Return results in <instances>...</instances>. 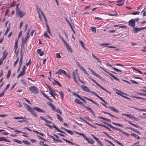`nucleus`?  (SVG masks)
Segmentation results:
<instances>
[{"instance_id":"obj_4","label":"nucleus","mask_w":146,"mask_h":146,"mask_svg":"<svg viewBox=\"0 0 146 146\" xmlns=\"http://www.w3.org/2000/svg\"><path fill=\"white\" fill-rule=\"evenodd\" d=\"M30 91L32 93H34L36 94H38L39 92L37 88L35 86H32L29 88Z\"/></svg>"},{"instance_id":"obj_38","label":"nucleus","mask_w":146,"mask_h":146,"mask_svg":"<svg viewBox=\"0 0 146 146\" xmlns=\"http://www.w3.org/2000/svg\"><path fill=\"white\" fill-rule=\"evenodd\" d=\"M127 121L131 124L132 125H133L134 127H138V126L136 125H135L133 123H131L130 121Z\"/></svg>"},{"instance_id":"obj_36","label":"nucleus","mask_w":146,"mask_h":146,"mask_svg":"<svg viewBox=\"0 0 146 146\" xmlns=\"http://www.w3.org/2000/svg\"><path fill=\"white\" fill-rule=\"evenodd\" d=\"M26 109L28 111H31V110H32L33 109L32 108H31V107L29 106V105L28 106L26 107Z\"/></svg>"},{"instance_id":"obj_2","label":"nucleus","mask_w":146,"mask_h":146,"mask_svg":"<svg viewBox=\"0 0 146 146\" xmlns=\"http://www.w3.org/2000/svg\"><path fill=\"white\" fill-rule=\"evenodd\" d=\"M74 133H76L80 135H82L83 136V137L87 141L88 143H90L91 144H93L94 143V141L92 139H90L89 140L88 138H87L86 136L83 133H80L79 132H76V131H74Z\"/></svg>"},{"instance_id":"obj_26","label":"nucleus","mask_w":146,"mask_h":146,"mask_svg":"<svg viewBox=\"0 0 146 146\" xmlns=\"http://www.w3.org/2000/svg\"><path fill=\"white\" fill-rule=\"evenodd\" d=\"M33 109L32 110H31L30 112L31 114L34 116L36 117L37 116L36 113L35 111H34Z\"/></svg>"},{"instance_id":"obj_17","label":"nucleus","mask_w":146,"mask_h":146,"mask_svg":"<svg viewBox=\"0 0 146 146\" xmlns=\"http://www.w3.org/2000/svg\"><path fill=\"white\" fill-rule=\"evenodd\" d=\"M108 108L110 109V110H112L113 111H114L115 112L118 113L119 112V111L118 110H117V109H116L115 108L111 106H109L108 107Z\"/></svg>"},{"instance_id":"obj_3","label":"nucleus","mask_w":146,"mask_h":146,"mask_svg":"<svg viewBox=\"0 0 146 146\" xmlns=\"http://www.w3.org/2000/svg\"><path fill=\"white\" fill-rule=\"evenodd\" d=\"M19 5H17L16 7V13L17 15L20 18H22L25 15V12L21 11V10L18 8Z\"/></svg>"},{"instance_id":"obj_57","label":"nucleus","mask_w":146,"mask_h":146,"mask_svg":"<svg viewBox=\"0 0 146 146\" xmlns=\"http://www.w3.org/2000/svg\"><path fill=\"white\" fill-rule=\"evenodd\" d=\"M139 11H136L134 12H133L131 13L132 15H135L137 14H139Z\"/></svg>"},{"instance_id":"obj_16","label":"nucleus","mask_w":146,"mask_h":146,"mask_svg":"<svg viewBox=\"0 0 146 146\" xmlns=\"http://www.w3.org/2000/svg\"><path fill=\"white\" fill-rule=\"evenodd\" d=\"M65 71L62 69H60L58 70L56 74H61L62 73H63L64 74L65 73Z\"/></svg>"},{"instance_id":"obj_40","label":"nucleus","mask_w":146,"mask_h":146,"mask_svg":"<svg viewBox=\"0 0 146 146\" xmlns=\"http://www.w3.org/2000/svg\"><path fill=\"white\" fill-rule=\"evenodd\" d=\"M49 105L52 108L53 110H55V108L52 103H50L49 104Z\"/></svg>"},{"instance_id":"obj_48","label":"nucleus","mask_w":146,"mask_h":146,"mask_svg":"<svg viewBox=\"0 0 146 146\" xmlns=\"http://www.w3.org/2000/svg\"><path fill=\"white\" fill-rule=\"evenodd\" d=\"M79 42L81 45L82 47L85 49H86V48L84 47V44L83 42L81 40H80Z\"/></svg>"},{"instance_id":"obj_46","label":"nucleus","mask_w":146,"mask_h":146,"mask_svg":"<svg viewBox=\"0 0 146 146\" xmlns=\"http://www.w3.org/2000/svg\"><path fill=\"white\" fill-rule=\"evenodd\" d=\"M83 72L84 74H86L87 76H89V74L87 72L86 70L85 69L84 70H83Z\"/></svg>"},{"instance_id":"obj_54","label":"nucleus","mask_w":146,"mask_h":146,"mask_svg":"<svg viewBox=\"0 0 146 146\" xmlns=\"http://www.w3.org/2000/svg\"><path fill=\"white\" fill-rule=\"evenodd\" d=\"M18 41V39H17L15 44V47L16 48V49L17 47Z\"/></svg>"},{"instance_id":"obj_5","label":"nucleus","mask_w":146,"mask_h":146,"mask_svg":"<svg viewBox=\"0 0 146 146\" xmlns=\"http://www.w3.org/2000/svg\"><path fill=\"white\" fill-rule=\"evenodd\" d=\"M30 36L29 34H27L24 38L22 37V45L24 46L25 44L27 39L29 38Z\"/></svg>"},{"instance_id":"obj_18","label":"nucleus","mask_w":146,"mask_h":146,"mask_svg":"<svg viewBox=\"0 0 146 146\" xmlns=\"http://www.w3.org/2000/svg\"><path fill=\"white\" fill-rule=\"evenodd\" d=\"M122 115L126 116L127 117L129 118H134V117L132 115L129 114H122Z\"/></svg>"},{"instance_id":"obj_19","label":"nucleus","mask_w":146,"mask_h":146,"mask_svg":"<svg viewBox=\"0 0 146 146\" xmlns=\"http://www.w3.org/2000/svg\"><path fill=\"white\" fill-rule=\"evenodd\" d=\"M66 48L68 50V51L69 52H72V50L71 49V48H70V46L68 44H67L66 45H65Z\"/></svg>"},{"instance_id":"obj_12","label":"nucleus","mask_w":146,"mask_h":146,"mask_svg":"<svg viewBox=\"0 0 146 146\" xmlns=\"http://www.w3.org/2000/svg\"><path fill=\"white\" fill-rule=\"evenodd\" d=\"M33 109L35 110L36 111L38 112L41 113L44 112V111L43 110H42V109H40V108L37 107H33Z\"/></svg>"},{"instance_id":"obj_7","label":"nucleus","mask_w":146,"mask_h":146,"mask_svg":"<svg viewBox=\"0 0 146 146\" xmlns=\"http://www.w3.org/2000/svg\"><path fill=\"white\" fill-rule=\"evenodd\" d=\"M48 87L50 91L49 93L52 96H53V95L56 94V90L54 89H52V88L49 86H48Z\"/></svg>"},{"instance_id":"obj_31","label":"nucleus","mask_w":146,"mask_h":146,"mask_svg":"<svg viewBox=\"0 0 146 146\" xmlns=\"http://www.w3.org/2000/svg\"><path fill=\"white\" fill-rule=\"evenodd\" d=\"M10 24H9V27H7V29L5 31V35H7V33L9 31V30H10Z\"/></svg>"},{"instance_id":"obj_62","label":"nucleus","mask_w":146,"mask_h":146,"mask_svg":"<svg viewBox=\"0 0 146 146\" xmlns=\"http://www.w3.org/2000/svg\"><path fill=\"white\" fill-rule=\"evenodd\" d=\"M141 51L143 52H146V46H144L143 49L141 50Z\"/></svg>"},{"instance_id":"obj_14","label":"nucleus","mask_w":146,"mask_h":146,"mask_svg":"<svg viewBox=\"0 0 146 146\" xmlns=\"http://www.w3.org/2000/svg\"><path fill=\"white\" fill-rule=\"evenodd\" d=\"M108 137H109L110 139H113L114 141H115V142H116L119 145H120L121 146H124L123 144H122L119 141H117V140L115 139H114L113 137H111L109 135Z\"/></svg>"},{"instance_id":"obj_15","label":"nucleus","mask_w":146,"mask_h":146,"mask_svg":"<svg viewBox=\"0 0 146 146\" xmlns=\"http://www.w3.org/2000/svg\"><path fill=\"white\" fill-rule=\"evenodd\" d=\"M72 94L73 95L77 96L78 98H79L81 100H82L85 103H86V101L83 98H82V97H80L79 95L77 94L75 92H73L72 93Z\"/></svg>"},{"instance_id":"obj_59","label":"nucleus","mask_w":146,"mask_h":146,"mask_svg":"<svg viewBox=\"0 0 146 146\" xmlns=\"http://www.w3.org/2000/svg\"><path fill=\"white\" fill-rule=\"evenodd\" d=\"M7 56V54L6 53L5 54V52H4L3 55V59L2 60H4L6 58V56Z\"/></svg>"},{"instance_id":"obj_11","label":"nucleus","mask_w":146,"mask_h":146,"mask_svg":"<svg viewBox=\"0 0 146 146\" xmlns=\"http://www.w3.org/2000/svg\"><path fill=\"white\" fill-rule=\"evenodd\" d=\"M89 69L92 73L93 74L95 75L96 77L99 78L100 79H101L102 78V77H101L99 75L96 73L94 70L90 68H89Z\"/></svg>"},{"instance_id":"obj_20","label":"nucleus","mask_w":146,"mask_h":146,"mask_svg":"<svg viewBox=\"0 0 146 146\" xmlns=\"http://www.w3.org/2000/svg\"><path fill=\"white\" fill-rule=\"evenodd\" d=\"M115 90L116 91V93L119 95H121V94H123L125 95H126V94L123 93L122 92H121V91L120 90H117L116 89H115Z\"/></svg>"},{"instance_id":"obj_45","label":"nucleus","mask_w":146,"mask_h":146,"mask_svg":"<svg viewBox=\"0 0 146 146\" xmlns=\"http://www.w3.org/2000/svg\"><path fill=\"white\" fill-rule=\"evenodd\" d=\"M85 108L87 109L88 110L90 111H91L92 113H93V111L92 110L91 108L90 107H88V106H86L85 107Z\"/></svg>"},{"instance_id":"obj_49","label":"nucleus","mask_w":146,"mask_h":146,"mask_svg":"<svg viewBox=\"0 0 146 146\" xmlns=\"http://www.w3.org/2000/svg\"><path fill=\"white\" fill-rule=\"evenodd\" d=\"M76 75L77 76V78L78 79L79 81H80L83 84H84V82L83 81H82L81 80V79L80 78L79 76L78 75V74H76Z\"/></svg>"},{"instance_id":"obj_39","label":"nucleus","mask_w":146,"mask_h":146,"mask_svg":"<svg viewBox=\"0 0 146 146\" xmlns=\"http://www.w3.org/2000/svg\"><path fill=\"white\" fill-rule=\"evenodd\" d=\"M44 36L46 38H50V37L47 34V33L46 32L44 33Z\"/></svg>"},{"instance_id":"obj_1","label":"nucleus","mask_w":146,"mask_h":146,"mask_svg":"<svg viewBox=\"0 0 146 146\" xmlns=\"http://www.w3.org/2000/svg\"><path fill=\"white\" fill-rule=\"evenodd\" d=\"M45 121V122L44 123V124L48 127L50 129H52V127H53L54 128L58 131L61 133H62L66 134V133L64 132H63L61 131H60L59 129H58L57 127L54 124H52V126L51 125H50L49 123H50L52 124V123L51 121H49L47 119H43Z\"/></svg>"},{"instance_id":"obj_23","label":"nucleus","mask_w":146,"mask_h":146,"mask_svg":"<svg viewBox=\"0 0 146 146\" xmlns=\"http://www.w3.org/2000/svg\"><path fill=\"white\" fill-rule=\"evenodd\" d=\"M133 31H134V33H136L140 31H141L140 28H138L137 27H133Z\"/></svg>"},{"instance_id":"obj_51","label":"nucleus","mask_w":146,"mask_h":146,"mask_svg":"<svg viewBox=\"0 0 146 146\" xmlns=\"http://www.w3.org/2000/svg\"><path fill=\"white\" fill-rule=\"evenodd\" d=\"M18 60H19V58H18L14 62V65H13V66L14 67H15L16 66V65L17 64V62H18Z\"/></svg>"},{"instance_id":"obj_13","label":"nucleus","mask_w":146,"mask_h":146,"mask_svg":"<svg viewBox=\"0 0 146 146\" xmlns=\"http://www.w3.org/2000/svg\"><path fill=\"white\" fill-rule=\"evenodd\" d=\"M81 88L83 90L86 92H90V89L87 86H85L82 85L81 86Z\"/></svg>"},{"instance_id":"obj_37","label":"nucleus","mask_w":146,"mask_h":146,"mask_svg":"<svg viewBox=\"0 0 146 146\" xmlns=\"http://www.w3.org/2000/svg\"><path fill=\"white\" fill-rule=\"evenodd\" d=\"M92 136L93 137V138L96 140V141L98 142H99L100 141L99 140L98 138L95 137L93 134L92 135Z\"/></svg>"},{"instance_id":"obj_34","label":"nucleus","mask_w":146,"mask_h":146,"mask_svg":"<svg viewBox=\"0 0 146 146\" xmlns=\"http://www.w3.org/2000/svg\"><path fill=\"white\" fill-rule=\"evenodd\" d=\"M110 44L109 43H102L100 44V45L101 46H105L107 47V45H109Z\"/></svg>"},{"instance_id":"obj_41","label":"nucleus","mask_w":146,"mask_h":146,"mask_svg":"<svg viewBox=\"0 0 146 146\" xmlns=\"http://www.w3.org/2000/svg\"><path fill=\"white\" fill-rule=\"evenodd\" d=\"M22 142L26 145H29L30 143L27 140H23Z\"/></svg>"},{"instance_id":"obj_30","label":"nucleus","mask_w":146,"mask_h":146,"mask_svg":"<svg viewBox=\"0 0 146 146\" xmlns=\"http://www.w3.org/2000/svg\"><path fill=\"white\" fill-rule=\"evenodd\" d=\"M46 26V27H47V32L50 35H51L52 34L51 33L50 31V30L49 28V27L48 25L47 24Z\"/></svg>"},{"instance_id":"obj_9","label":"nucleus","mask_w":146,"mask_h":146,"mask_svg":"<svg viewBox=\"0 0 146 146\" xmlns=\"http://www.w3.org/2000/svg\"><path fill=\"white\" fill-rule=\"evenodd\" d=\"M89 78L92 81L94 82L96 84H97L98 86L101 88L103 90H105V91H106V90L100 84H99L96 81L93 79L92 78L90 77H89Z\"/></svg>"},{"instance_id":"obj_33","label":"nucleus","mask_w":146,"mask_h":146,"mask_svg":"<svg viewBox=\"0 0 146 146\" xmlns=\"http://www.w3.org/2000/svg\"><path fill=\"white\" fill-rule=\"evenodd\" d=\"M13 141L17 143H19V144H21L22 143V142L21 141H20V140H18V139H14Z\"/></svg>"},{"instance_id":"obj_21","label":"nucleus","mask_w":146,"mask_h":146,"mask_svg":"<svg viewBox=\"0 0 146 146\" xmlns=\"http://www.w3.org/2000/svg\"><path fill=\"white\" fill-rule=\"evenodd\" d=\"M38 53L39 54L40 56H42L43 55L44 52L43 51H41L40 49H38L37 50Z\"/></svg>"},{"instance_id":"obj_32","label":"nucleus","mask_w":146,"mask_h":146,"mask_svg":"<svg viewBox=\"0 0 146 146\" xmlns=\"http://www.w3.org/2000/svg\"><path fill=\"white\" fill-rule=\"evenodd\" d=\"M97 97L99 98L102 101L105 102L106 104H107V102L102 97L99 96L98 95Z\"/></svg>"},{"instance_id":"obj_35","label":"nucleus","mask_w":146,"mask_h":146,"mask_svg":"<svg viewBox=\"0 0 146 146\" xmlns=\"http://www.w3.org/2000/svg\"><path fill=\"white\" fill-rule=\"evenodd\" d=\"M92 55L93 56L94 58L96 59L97 60V61H98V62H102V61H100L99 60V59L98 58H97L94 54H92Z\"/></svg>"},{"instance_id":"obj_42","label":"nucleus","mask_w":146,"mask_h":146,"mask_svg":"<svg viewBox=\"0 0 146 146\" xmlns=\"http://www.w3.org/2000/svg\"><path fill=\"white\" fill-rule=\"evenodd\" d=\"M18 121L19 122H25V123L27 124V123H28V121H27L26 120H19Z\"/></svg>"},{"instance_id":"obj_50","label":"nucleus","mask_w":146,"mask_h":146,"mask_svg":"<svg viewBox=\"0 0 146 146\" xmlns=\"http://www.w3.org/2000/svg\"><path fill=\"white\" fill-rule=\"evenodd\" d=\"M112 68H113L114 70H115L117 72H122V71L121 70H119L118 69L116 68H115L113 67Z\"/></svg>"},{"instance_id":"obj_28","label":"nucleus","mask_w":146,"mask_h":146,"mask_svg":"<svg viewBox=\"0 0 146 146\" xmlns=\"http://www.w3.org/2000/svg\"><path fill=\"white\" fill-rule=\"evenodd\" d=\"M25 72L24 71H22L19 74L17 78H19L20 76L24 75V74H25Z\"/></svg>"},{"instance_id":"obj_55","label":"nucleus","mask_w":146,"mask_h":146,"mask_svg":"<svg viewBox=\"0 0 146 146\" xmlns=\"http://www.w3.org/2000/svg\"><path fill=\"white\" fill-rule=\"evenodd\" d=\"M55 111L58 112L60 114L62 113V112L59 109H55V110H54Z\"/></svg>"},{"instance_id":"obj_56","label":"nucleus","mask_w":146,"mask_h":146,"mask_svg":"<svg viewBox=\"0 0 146 146\" xmlns=\"http://www.w3.org/2000/svg\"><path fill=\"white\" fill-rule=\"evenodd\" d=\"M137 94H138L140 95H142V96H146V94H143V93H142L138 92L137 93Z\"/></svg>"},{"instance_id":"obj_10","label":"nucleus","mask_w":146,"mask_h":146,"mask_svg":"<svg viewBox=\"0 0 146 146\" xmlns=\"http://www.w3.org/2000/svg\"><path fill=\"white\" fill-rule=\"evenodd\" d=\"M129 25L130 27H134L135 26V23L134 21V20L132 19L130 20L128 22Z\"/></svg>"},{"instance_id":"obj_58","label":"nucleus","mask_w":146,"mask_h":146,"mask_svg":"<svg viewBox=\"0 0 146 146\" xmlns=\"http://www.w3.org/2000/svg\"><path fill=\"white\" fill-rule=\"evenodd\" d=\"M54 82H53L54 84V82H55V83H56L59 86H61V85L60 84V83L59 82L56 81L55 80H54Z\"/></svg>"},{"instance_id":"obj_27","label":"nucleus","mask_w":146,"mask_h":146,"mask_svg":"<svg viewBox=\"0 0 146 146\" xmlns=\"http://www.w3.org/2000/svg\"><path fill=\"white\" fill-rule=\"evenodd\" d=\"M42 94L46 98L48 99L51 102H52V100L50 98H48L46 94L43 92L42 93Z\"/></svg>"},{"instance_id":"obj_22","label":"nucleus","mask_w":146,"mask_h":146,"mask_svg":"<svg viewBox=\"0 0 146 146\" xmlns=\"http://www.w3.org/2000/svg\"><path fill=\"white\" fill-rule=\"evenodd\" d=\"M0 141H5V142H10L9 140L5 139V137H0Z\"/></svg>"},{"instance_id":"obj_24","label":"nucleus","mask_w":146,"mask_h":146,"mask_svg":"<svg viewBox=\"0 0 146 146\" xmlns=\"http://www.w3.org/2000/svg\"><path fill=\"white\" fill-rule=\"evenodd\" d=\"M106 72L108 74H109L112 77L114 78L117 81H119V80L114 75H113L109 73L107 71V72Z\"/></svg>"},{"instance_id":"obj_8","label":"nucleus","mask_w":146,"mask_h":146,"mask_svg":"<svg viewBox=\"0 0 146 146\" xmlns=\"http://www.w3.org/2000/svg\"><path fill=\"white\" fill-rule=\"evenodd\" d=\"M36 11H37V13H38V14H39V13H41V15H42L43 16V17L44 19L45 20H46V17H45L44 15L43 14V12L37 6H36Z\"/></svg>"},{"instance_id":"obj_64","label":"nucleus","mask_w":146,"mask_h":146,"mask_svg":"<svg viewBox=\"0 0 146 146\" xmlns=\"http://www.w3.org/2000/svg\"><path fill=\"white\" fill-rule=\"evenodd\" d=\"M130 81L131 82H132L134 84H138V83L137 82L135 81H134V80H130Z\"/></svg>"},{"instance_id":"obj_25","label":"nucleus","mask_w":146,"mask_h":146,"mask_svg":"<svg viewBox=\"0 0 146 146\" xmlns=\"http://www.w3.org/2000/svg\"><path fill=\"white\" fill-rule=\"evenodd\" d=\"M76 63L77 66L79 67L80 70L83 71V70L85 68L82 66H81L78 62H77Z\"/></svg>"},{"instance_id":"obj_52","label":"nucleus","mask_w":146,"mask_h":146,"mask_svg":"<svg viewBox=\"0 0 146 146\" xmlns=\"http://www.w3.org/2000/svg\"><path fill=\"white\" fill-rule=\"evenodd\" d=\"M56 57L57 58H60L61 57V56L60 55L59 53H57L56 54Z\"/></svg>"},{"instance_id":"obj_60","label":"nucleus","mask_w":146,"mask_h":146,"mask_svg":"<svg viewBox=\"0 0 146 146\" xmlns=\"http://www.w3.org/2000/svg\"><path fill=\"white\" fill-rule=\"evenodd\" d=\"M59 94H60L62 98V99H63V93L62 92H58Z\"/></svg>"},{"instance_id":"obj_61","label":"nucleus","mask_w":146,"mask_h":146,"mask_svg":"<svg viewBox=\"0 0 146 146\" xmlns=\"http://www.w3.org/2000/svg\"><path fill=\"white\" fill-rule=\"evenodd\" d=\"M64 74L65 75V76L67 77L70 78V76L69 74L67 73L66 72H65V73Z\"/></svg>"},{"instance_id":"obj_63","label":"nucleus","mask_w":146,"mask_h":146,"mask_svg":"<svg viewBox=\"0 0 146 146\" xmlns=\"http://www.w3.org/2000/svg\"><path fill=\"white\" fill-rule=\"evenodd\" d=\"M7 115L6 114L0 115V116L1 118H5Z\"/></svg>"},{"instance_id":"obj_6","label":"nucleus","mask_w":146,"mask_h":146,"mask_svg":"<svg viewBox=\"0 0 146 146\" xmlns=\"http://www.w3.org/2000/svg\"><path fill=\"white\" fill-rule=\"evenodd\" d=\"M75 72H72L73 74V79L74 80V81L76 82V83L78 84V82L77 81V80H76V78H77V76L76 75V74H77L78 76V74L77 71V70H75Z\"/></svg>"},{"instance_id":"obj_29","label":"nucleus","mask_w":146,"mask_h":146,"mask_svg":"<svg viewBox=\"0 0 146 146\" xmlns=\"http://www.w3.org/2000/svg\"><path fill=\"white\" fill-rule=\"evenodd\" d=\"M84 98H86V99L88 100H89V101H91L93 103L97 105H98L96 103V102H94V101L93 100H92V99H90L89 98H87V97H84Z\"/></svg>"},{"instance_id":"obj_43","label":"nucleus","mask_w":146,"mask_h":146,"mask_svg":"<svg viewBox=\"0 0 146 146\" xmlns=\"http://www.w3.org/2000/svg\"><path fill=\"white\" fill-rule=\"evenodd\" d=\"M11 71L10 70H9L8 71L7 75V78L8 79L9 78V76H10V75H11Z\"/></svg>"},{"instance_id":"obj_53","label":"nucleus","mask_w":146,"mask_h":146,"mask_svg":"<svg viewBox=\"0 0 146 146\" xmlns=\"http://www.w3.org/2000/svg\"><path fill=\"white\" fill-rule=\"evenodd\" d=\"M91 29L92 31L94 32L95 33L96 32V29L95 27H93L91 28Z\"/></svg>"},{"instance_id":"obj_47","label":"nucleus","mask_w":146,"mask_h":146,"mask_svg":"<svg viewBox=\"0 0 146 146\" xmlns=\"http://www.w3.org/2000/svg\"><path fill=\"white\" fill-rule=\"evenodd\" d=\"M16 105L19 107H21V104L20 102H17L16 103Z\"/></svg>"},{"instance_id":"obj_44","label":"nucleus","mask_w":146,"mask_h":146,"mask_svg":"<svg viewBox=\"0 0 146 146\" xmlns=\"http://www.w3.org/2000/svg\"><path fill=\"white\" fill-rule=\"evenodd\" d=\"M68 133H69L70 134H71V135H73V132L72 131H70V130H66V131Z\"/></svg>"}]
</instances>
